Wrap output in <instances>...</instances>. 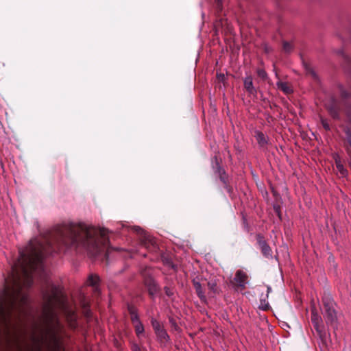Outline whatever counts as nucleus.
I'll use <instances>...</instances> for the list:
<instances>
[{"mask_svg": "<svg viewBox=\"0 0 351 351\" xmlns=\"http://www.w3.org/2000/svg\"><path fill=\"white\" fill-rule=\"evenodd\" d=\"M345 133L346 136V140L350 146V149H347V152L348 150L351 151V131L348 129L346 130Z\"/></svg>", "mask_w": 351, "mask_h": 351, "instance_id": "obj_27", "label": "nucleus"}, {"mask_svg": "<svg viewBox=\"0 0 351 351\" xmlns=\"http://www.w3.org/2000/svg\"><path fill=\"white\" fill-rule=\"evenodd\" d=\"M243 85L246 91L250 95L257 96V90L254 86L253 79L251 75L246 76L243 80Z\"/></svg>", "mask_w": 351, "mask_h": 351, "instance_id": "obj_9", "label": "nucleus"}, {"mask_svg": "<svg viewBox=\"0 0 351 351\" xmlns=\"http://www.w3.org/2000/svg\"><path fill=\"white\" fill-rule=\"evenodd\" d=\"M215 2L217 3V8L221 10L222 5V0H215Z\"/></svg>", "mask_w": 351, "mask_h": 351, "instance_id": "obj_31", "label": "nucleus"}, {"mask_svg": "<svg viewBox=\"0 0 351 351\" xmlns=\"http://www.w3.org/2000/svg\"><path fill=\"white\" fill-rule=\"evenodd\" d=\"M274 209L276 212L278 213V216L280 217V207L278 206H274Z\"/></svg>", "mask_w": 351, "mask_h": 351, "instance_id": "obj_33", "label": "nucleus"}, {"mask_svg": "<svg viewBox=\"0 0 351 351\" xmlns=\"http://www.w3.org/2000/svg\"><path fill=\"white\" fill-rule=\"evenodd\" d=\"M276 86L279 90L282 91L286 95H289L293 93V89L287 82H284L279 80L276 82Z\"/></svg>", "mask_w": 351, "mask_h": 351, "instance_id": "obj_13", "label": "nucleus"}, {"mask_svg": "<svg viewBox=\"0 0 351 351\" xmlns=\"http://www.w3.org/2000/svg\"><path fill=\"white\" fill-rule=\"evenodd\" d=\"M338 53H339V54H341V55L344 56V54H343V51L342 50H339V51H338Z\"/></svg>", "mask_w": 351, "mask_h": 351, "instance_id": "obj_34", "label": "nucleus"}, {"mask_svg": "<svg viewBox=\"0 0 351 351\" xmlns=\"http://www.w3.org/2000/svg\"><path fill=\"white\" fill-rule=\"evenodd\" d=\"M326 108L328 111L330 115L335 119H339V110L340 108L337 104V99L335 97H331L330 99L326 104Z\"/></svg>", "mask_w": 351, "mask_h": 351, "instance_id": "obj_5", "label": "nucleus"}, {"mask_svg": "<svg viewBox=\"0 0 351 351\" xmlns=\"http://www.w3.org/2000/svg\"><path fill=\"white\" fill-rule=\"evenodd\" d=\"M215 160L216 164L215 166H213L215 172L219 176L220 180L224 184V187L228 189V179L226 175L225 170L219 165L216 157Z\"/></svg>", "mask_w": 351, "mask_h": 351, "instance_id": "obj_11", "label": "nucleus"}, {"mask_svg": "<svg viewBox=\"0 0 351 351\" xmlns=\"http://www.w3.org/2000/svg\"><path fill=\"white\" fill-rule=\"evenodd\" d=\"M208 287L210 290L213 291L214 293L218 292V287L215 280H211L208 282Z\"/></svg>", "mask_w": 351, "mask_h": 351, "instance_id": "obj_23", "label": "nucleus"}, {"mask_svg": "<svg viewBox=\"0 0 351 351\" xmlns=\"http://www.w3.org/2000/svg\"><path fill=\"white\" fill-rule=\"evenodd\" d=\"M134 230L141 236L142 244L147 248L151 245L155 247L156 242L152 237L145 232V231L140 227L136 226L134 228Z\"/></svg>", "mask_w": 351, "mask_h": 351, "instance_id": "obj_4", "label": "nucleus"}, {"mask_svg": "<svg viewBox=\"0 0 351 351\" xmlns=\"http://www.w3.org/2000/svg\"><path fill=\"white\" fill-rule=\"evenodd\" d=\"M108 230L85 223L58 225L44 237L32 239L19 250V256L13 268L11 285L0 292V351H63L60 335L62 325L58 311L66 317L71 327L76 326V315L69 306L62 289L50 282L43 291V305L39 322L33 324L28 335H24L11 323L14 311L21 313L28 304L24 289L33 285V274L43 269L45 256L58 248H82L95 257L107 248L108 258Z\"/></svg>", "mask_w": 351, "mask_h": 351, "instance_id": "obj_1", "label": "nucleus"}, {"mask_svg": "<svg viewBox=\"0 0 351 351\" xmlns=\"http://www.w3.org/2000/svg\"><path fill=\"white\" fill-rule=\"evenodd\" d=\"M256 237L257 243L261 250L263 255L267 258H271L272 250L269 245L267 244L264 237L261 234H256Z\"/></svg>", "mask_w": 351, "mask_h": 351, "instance_id": "obj_3", "label": "nucleus"}, {"mask_svg": "<svg viewBox=\"0 0 351 351\" xmlns=\"http://www.w3.org/2000/svg\"><path fill=\"white\" fill-rule=\"evenodd\" d=\"M311 322L318 335L322 337L324 335V326L322 324V317L315 311H312Z\"/></svg>", "mask_w": 351, "mask_h": 351, "instance_id": "obj_7", "label": "nucleus"}, {"mask_svg": "<svg viewBox=\"0 0 351 351\" xmlns=\"http://www.w3.org/2000/svg\"><path fill=\"white\" fill-rule=\"evenodd\" d=\"M131 350L132 351H141L139 346L135 343H132Z\"/></svg>", "mask_w": 351, "mask_h": 351, "instance_id": "obj_30", "label": "nucleus"}, {"mask_svg": "<svg viewBox=\"0 0 351 351\" xmlns=\"http://www.w3.org/2000/svg\"><path fill=\"white\" fill-rule=\"evenodd\" d=\"M271 287L270 286H267V295H266V298H267V297H268V294H269V293H271Z\"/></svg>", "mask_w": 351, "mask_h": 351, "instance_id": "obj_32", "label": "nucleus"}, {"mask_svg": "<svg viewBox=\"0 0 351 351\" xmlns=\"http://www.w3.org/2000/svg\"><path fill=\"white\" fill-rule=\"evenodd\" d=\"M193 284L195 289V292L202 302L206 301V297L202 287L201 283L195 280H193Z\"/></svg>", "mask_w": 351, "mask_h": 351, "instance_id": "obj_12", "label": "nucleus"}, {"mask_svg": "<svg viewBox=\"0 0 351 351\" xmlns=\"http://www.w3.org/2000/svg\"><path fill=\"white\" fill-rule=\"evenodd\" d=\"M128 311L130 314V319L133 324L141 322L137 311L132 306L128 307Z\"/></svg>", "mask_w": 351, "mask_h": 351, "instance_id": "obj_18", "label": "nucleus"}, {"mask_svg": "<svg viewBox=\"0 0 351 351\" xmlns=\"http://www.w3.org/2000/svg\"><path fill=\"white\" fill-rule=\"evenodd\" d=\"M155 334L157 337L158 341L160 343L168 342L170 339L169 336L165 328L156 332Z\"/></svg>", "mask_w": 351, "mask_h": 351, "instance_id": "obj_15", "label": "nucleus"}, {"mask_svg": "<svg viewBox=\"0 0 351 351\" xmlns=\"http://www.w3.org/2000/svg\"><path fill=\"white\" fill-rule=\"evenodd\" d=\"M306 72L307 75H310L315 81H318L319 80V77H318L317 74L314 71V69H312L311 67L306 66Z\"/></svg>", "mask_w": 351, "mask_h": 351, "instance_id": "obj_22", "label": "nucleus"}, {"mask_svg": "<svg viewBox=\"0 0 351 351\" xmlns=\"http://www.w3.org/2000/svg\"><path fill=\"white\" fill-rule=\"evenodd\" d=\"M335 160L336 167H337L338 171L342 176H346L347 174L348 171H347L346 169L344 168L343 164L341 163L340 158L339 157V156L337 155L335 157Z\"/></svg>", "mask_w": 351, "mask_h": 351, "instance_id": "obj_16", "label": "nucleus"}, {"mask_svg": "<svg viewBox=\"0 0 351 351\" xmlns=\"http://www.w3.org/2000/svg\"><path fill=\"white\" fill-rule=\"evenodd\" d=\"M339 94L341 98L343 100L345 106L346 107L347 113L351 114V92L346 90V88L342 85L338 86Z\"/></svg>", "mask_w": 351, "mask_h": 351, "instance_id": "obj_6", "label": "nucleus"}, {"mask_svg": "<svg viewBox=\"0 0 351 351\" xmlns=\"http://www.w3.org/2000/svg\"><path fill=\"white\" fill-rule=\"evenodd\" d=\"M257 75L263 80H266L267 78V74L266 71L263 69H258L257 70Z\"/></svg>", "mask_w": 351, "mask_h": 351, "instance_id": "obj_25", "label": "nucleus"}, {"mask_svg": "<svg viewBox=\"0 0 351 351\" xmlns=\"http://www.w3.org/2000/svg\"><path fill=\"white\" fill-rule=\"evenodd\" d=\"M151 324L155 332L164 328L163 326L154 318L151 319Z\"/></svg>", "mask_w": 351, "mask_h": 351, "instance_id": "obj_20", "label": "nucleus"}, {"mask_svg": "<svg viewBox=\"0 0 351 351\" xmlns=\"http://www.w3.org/2000/svg\"><path fill=\"white\" fill-rule=\"evenodd\" d=\"M267 298H261L260 299V304H259V308L263 310V311H266L267 309H269V302H267Z\"/></svg>", "mask_w": 351, "mask_h": 351, "instance_id": "obj_21", "label": "nucleus"}, {"mask_svg": "<svg viewBox=\"0 0 351 351\" xmlns=\"http://www.w3.org/2000/svg\"><path fill=\"white\" fill-rule=\"evenodd\" d=\"M99 278L96 275H90L88 278V285H90V286H92L95 288V291H98V287H97V285H98V282H99Z\"/></svg>", "mask_w": 351, "mask_h": 351, "instance_id": "obj_17", "label": "nucleus"}, {"mask_svg": "<svg viewBox=\"0 0 351 351\" xmlns=\"http://www.w3.org/2000/svg\"><path fill=\"white\" fill-rule=\"evenodd\" d=\"M247 278L248 276L247 275V274L243 270L239 269L236 271L234 280L239 287L241 288H245V285L247 282Z\"/></svg>", "mask_w": 351, "mask_h": 351, "instance_id": "obj_8", "label": "nucleus"}, {"mask_svg": "<svg viewBox=\"0 0 351 351\" xmlns=\"http://www.w3.org/2000/svg\"><path fill=\"white\" fill-rule=\"evenodd\" d=\"M322 314L326 324L333 326L336 324L337 317L335 308V303L330 295H324L322 298Z\"/></svg>", "mask_w": 351, "mask_h": 351, "instance_id": "obj_2", "label": "nucleus"}, {"mask_svg": "<svg viewBox=\"0 0 351 351\" xmlns=\"http://www.w3.org/2000/svg\"><path fill=\"white\" fill-rule=\"evenodd\" d=\"M133 324L134 326L135 332H136L137 336L139 337L141 335H142L144 332V330H145L144 326L141 322H138L134 323Z\"/></svg>", "mask_w": 351, "mask_h": 351, "instance_id": "obj_19", "label": "nucleus"}, {"mask_svg": "<svg viewBox=\"0 0 351 351\" xmlns=\"http://www.w3.org/2000/svg\"><path fill=\"white\" fill-rule=\"evenodd\" d=\"M144 282L145 286L147 287L149 293L151 295H154L159 290V287L157 282L152 277L145 278Z\"/></svg>", "mask_w": 351, "mask_h": 351, "instance_id": "obj_10", "label": "nucleus"}, {"mask_svg": "<svg viewBox=\"0 0 351 351\" xmlns=\"http://www.w3.org/2000/svg\"><path fill=\"white\" fill-rule=\"evenodd\" d=\"M320 121H321V123L323 126V128L327 130V131H329L330 130V125L329 123H328V121L323 118L322 117H320Z\"/></svg>", "mask_w": 351, "mask_h": 351, "instance_id": "obj_24", "label": "nucleus"}, {"mask_svg": "<svg viewBox=\"0 0 351 351\" xmlns=\"http://www.w3.org/2000/svg\"><path fill=\"white\" fill-rule=\"evenodd\" d=\"M255 137L261 147H264L267 145V137L263 132L256 131Z\"/></svg>", "mask_w": 351, "mask_h": 351, "instance_id": "obj_14", "label": "nucleus"}, {"mask_svg": "<svg viewBox=\"0 0 351 351\" xmlns=\"http://www.w3.org/2000/svg\"><path fill=\"white\" fill-rule=\"evenodd\" d=\"M165 291L166 295H168L169 297L172 296L173 294V291L168 287H165Z\"/></svg>", "mask_w": 351, "mask_h": 351, "instance_id": "obj_29", "label": "nucleus"}, {"mask_svg": "<svg viewBox=\"0 0 351 351\" xmlns=\"http://www.w3.org/2000/svg\"><path fill=\"white\" fill-rule=\"evenodd\" d=\"M276 77H278V73H276Z\"/></svg>", "mask_w": 351, "mask_h": 351, "instance_id": "obj_35", "label": "nucleus"}, {"mask_svg": "<svg viewBox=\"0 0 351 351\" xmlns=\"http://www.w3.org/2000/svg\"><path fill=\"white\" fill-rule=\"evenodd\" d=\"M82 306H83V308H84V313H86V316H89L90 314V309H89L88 304L86 303V302H83Z\"/></svg>", "mask_w": 351, "mask_h": 351, "instance_id": "obj_28", "label": "nucleus"}, {"mask_svg": "<svg viewBox=\"0 0 351 351\" xmlns=\"http://www.w3.org/2000/svg\"><path fill=\"white\" fill-rule=\"evenodd\" d=\"M293 49L292 45L288 42L283 43V49L285 52L289 53Z\"/></svg>", "mask_w": 351, "mask_h": 351, "instance_id": "obj_26", "label": "nucleus"}]
</instances>
